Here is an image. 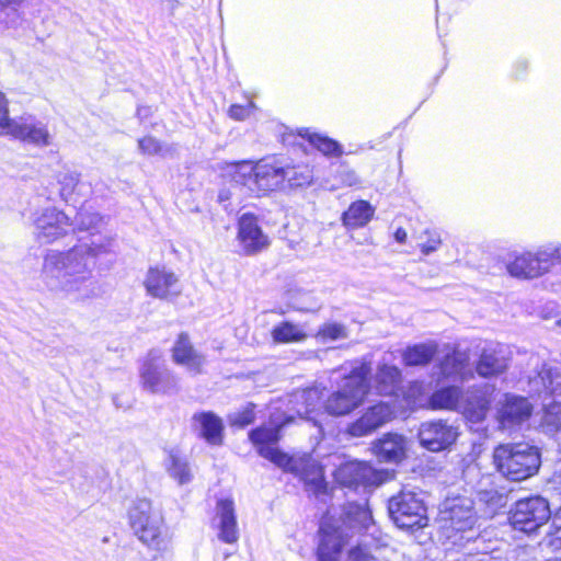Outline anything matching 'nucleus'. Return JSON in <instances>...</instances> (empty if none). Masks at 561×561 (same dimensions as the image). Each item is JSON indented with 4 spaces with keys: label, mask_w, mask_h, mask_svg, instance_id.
Wrapping results in <instances>:
<instances>
[{
    "label": "nucleus",
    "mask_w": 561,
    "mask_h": 561,
    "mask_svg": "<svg viewBox=\"0 0 561 561\" xmlns=\"http://www.w3.org/2000/svg\"><path fill=\"white\" fill-rule=\"evenodd\" d=\"M72 225L79 231H96L103 226V217L82 207ZM91 236L90 241H81L69 250H48L45 253L41 278L49 291L72 301H85L98 296L93 272L98 257L112 251L113 240L94 232Z\"/></svg>",
    "instance_id": "f257e3e1"
},
{
    "label": "nucleus",
    "mask_w": 561,
    "mask_h": 561,
    "mask_svg": "<svg viewBox=\"0 0 561 561\" xmlns=\"http://www.w3.org/2000/svg\"><path fill=\"white\" fill-rule=\"evenodd\" d=\"M373 527L371 513L365 505L348 503L339 518L329 511L320 526L318 561H339L347 538L355 531H369Z\"/></svg>",
    "instance_id": "f03ea898"
},
{
    "label": "nucleus",
    "mask_w": 561,
    "mask_h": 561,
    "mask_svg": "<svg viewBox=\"0 0 561 561\" xmlns=\"http://www.w3.org/2000/svg\"><path fill=\"white\" fill-rule=\"evenodd\" d=\"M439 516L443 534L453 545L463 546L465 542L478 539L476 530L478 514L470 496L446 497L442 503Z\"/></svg>",
    "instance_id": "7ed1b4c3"
},
{
    "label": "nucleus",
    "mask_w": 561,
    "mask_h": 561,
    "mask_svg": "<svg viewBox=\"0 0 561 561\" xmlns=\"http://www.w3.org/2000/svg\"><path fill=\"white\" fill-rule=\"evenodd\" d=\"M496 470L506 479L523 481L539 470V449L527 443L499 445L493 451Z\"/></svg>",
    "instance_id": "20e7f679"
},
{
    "label": "nucleus",
    "mask_w": 561,
    "mask_h": 561,
    "mask_svg": "<svg viewBox=\"0 0 561 561\" xmlns=\"http://www.w3.org/2000/svg\"><path fill=\"white\" fill-rule=\"evenodd\" d=\"M131 528L138 538L149 548L158 552L171 549V537L163 524L161 512L153 508L147 499H138L129 510Z\"/></svg>",
    "instance_id": "39448f33"
},
{
    "label": "nucleus",
    "mask_w": 561,
    "mask_h": 561,
    "mask_svg": "<svg viewBox=\"0 0 561 561\" xmlns=\"http://www.w3.org/2000/svg\"><path fill=\"white\" fill-rule=\"evenodd\" d=\"M229 174L251 195L261 196L284 188L282 164L276 161L261 160L255 164L251 161L232 163Z\"/></svg>",
    "instance_id": "423d86ee"
},
{
    "label": "nucleus",
    "mask_w": 561,
    "mask_h": 561,
    "mask_svg": "<svg viewBox=\"0 0 561 561\" xmlns=\"http://www.w3.org/2000/svg\"><path fill=\"white\" fill-rule=\"evenodd\" d=\"M493 389L485 385L478 393L463 398L461 389L457 386H447L434 391L430 398V405L435 410L461 411L473 423L484 420L490 407V397Z\"/></svg>",
    "instance_id": "0eeeda50"
},
{
    "label": "nucleus",
    "mask_w": 561,
    "mask_h": 561,
    "mask_svg": "<svg viewBox=\"0 0 561 561\" xmlns=\"http://www.w3.org/2000/svg\"><path fill=\"white\" fill-rule=\"evenodd\" d=\"M371 371L370 363H356L345 376L343 385L324 402V410L331 415H345L363 403L368 392L367 377Z\"/></svg>",
    "instance_id": "6e6552de"
},
{
    "label": "nucleus",
    "mask_w": 561,
    "mask_h": 561,
    "mask_svg": "<svg viewBox=\"0 0 561 561\" xmlns=\"http://www.w3.org/2000/svg\"><path fill=\"white\" fill-rule=\"evenodd\" d=\"M293 420L288 416L286 421L278 422L271 417L270 425L260 426L249 433L250 440L256 446L257 453L265 459L272 461L277 467L286 470H298V466L286 454L282 453L276 443L279 439L280 428Z\"/></svg>",
    "instance_id": "1a4fd4ad"
},
{
    "label": "nucleus",
    "mask_w": 561,
    "mask_h": 561,
    "mask_svg": "<svg viewBox=\"0 0 561 561\" xmlns=\"http://www.w3.org/2000/svg\"><path fill=\"white\" fill-rule=\"evenodd\" d=\"M388 511L393 523L401 529L423 528L427 525L424 503L412 491L402 490L390 497Z\"/></svg>",
    "instance_id": "9d476101"
},
{
    "label": "nucleus",
    "mask_w": 561,
    "mask_h": 561,
    "mask_svg": "<svg viewBox=\"0 0 561 561\" xmlns=\"http://www.w3.org/2000/svg\"><path fill=\"white\" fill-rule=\"evenodd\" d=\"M553 249L547 247L535 252L525 251L515 253L506 264L508 274L519 279H534L547 273L553 266Z\"/></svg>",
    "instance_id": "9b49d317"
},
{
    "label": "nucleus",
    "mask_w": 561,
    "mask_h": 561,
    "mask_svg": "<svg viewBox=\"0 0 561 561\" xmlns=\"http://www.w3.org/2000/svg\"><path fill=\"white\" fill-rule=\"evenodd\" d=\"M551 516L548 502L540 496L519 500L511 511L510 522L514 529L530 534Z\"/></svg>",
    "instance_id": "f8f14e48"
},
{
    "label": "nucleus",
    "mask_w": 561,
    "mask_h": 561,
    "mask_svg": "<svg viewBox=\"0 0 561 561\" xmlns=\"http://www.w3.org/2000/svg\"><path fill=\"white\" fill-rule=\"evenodd\" d=\"M142 387L152 393H167L178 388V378L167 369L158 351L149 353L140 370Z\"/></svg>",
    "instance_id": "ddd939ff"
},
{
    "label": "nucleus",
    "mask_w": 561,
    "mask_h": 561,
    "mask_svg": "<svg viewBox=\"0 0 561 561\" xmlns=\"http://www.w3.org/2000/svg\"><path fill=\"white\" fill-rule=\"evenodd\" d=\"M33 224L36 239L46 244L65 237L72 226L70 218L55 207H48L35 214Z\"/></svg>",
    "instance_id": "4468645a"
},
{
    "label": "nucleus",
    "mask_w": 561,
    "mask_h": 561,
    "mask_svg": "<svg viewBox=\"0 0 561 561\" xmlns=\"http://www.w3.org/2000/svg\"><path fill=\"white\" fill-rule=\"evenodd\" d=\"M7 136L37 147L50 145L47 125L30 114L8 119Z\"/></svg>",
    "instance_id": "2eb2a0df"
},
{
    "label": "nucleus",
    "mask_w": 561,
    "mask_h": 561,
    "mask_svg": "<svg viewBox=\"0 0 561 561\" xmlns=\"http://www.w3.org/2000/svg\"><path fill=\"white\" fill-rule=\"evenodd\" d=\"M144 285L147 294L157 299L171 300L182 291L179 277L165 266L150 267Z\"/></svg>",
    "instance_id": "dca6fc26"
},
{
    "label": "nucleus",
    "mask_w": 561,
    "mask_h": 561,
    "mask_svg": "<svg viewBox=\"0 0 561 561\" xmlns=\"http://www.w3.org/2000/svg\"><path fill=\"white\" fill-rule=\"evenodd\" d=\"M458 435V427L443 420L424 422L419 430L421 445L431 451L448 448Z\"/></svg>",
    "instance_id": "f3484780"
},
{
    "label": "nucleus",
    "mask_w": 561,
    "mask_h": 561,
    "mask_svg": "<svg viewBox=\"0 0 561 561\" xmlns=\"http://www.w3.org/2000/svg\"><path fill=\"white\" fill-rule=\"evenodd\" d=\"M238 240L248 255L255 254L268 247V237L259 226L256 216L245 213L240 216L238 221Z\"/></svg>",
    "instance_id": "a211bd4d"
},
{
    "label": "nucleus",
    "mask_w": 561,
    "mask_h": 561,
    "mask_svg": "<svg viewBox=\"0 0 561 561\" xmlns=\"http://www.w3.org/2000/svg\"><path fill=\"white\" fill-rule=\"evenodd\" d=\"M213 528L217 538L225 543H236L239 540L234 503L230 499H221L216 504Z\"/></svg>",
    "instance_id": "6ab92c4d"
},
{
    "label": "nucleus",
    "mask_w": 561,
    "mask_h": 561,
    "mask_svg": "<svg viewBox=\"0 0 561 561\" xmlns=\"http://www.w3.org/2000/svg\"><path fill=\"white\" fill-rule=\"evenodd\" d=\"M392 415V408L386 402H379L368 408L359 419L351 423L347 433L354 437L367 436L390 421Z\"/></svg>",
    "instance_id": "aec40b11"
},
{
    "label": "nucleus",
    "mask_w": 561,
    "mask_h": 561,
    "mask_svg": "<svg viewBox=\"0 0 561 561\" xmlns=\"http://www.w3.org/2000/svg\"><path fill=\"white\" fill-rule=\"evenodd\" d=\"M335 480L348 488L374 485L380 482L379 473L368 463L360 461L341 465L335 471Z\"/></svg>",
    "instance_id": "412c9836"
},
{
    "label": "nucleus",
    "mask_w": 561,
    "mask_h": 561,
    "mask_svg": "<svg viewBox=\"0 0 561 561\" xmlns=\"http://www.w3.org/2000/svg\"><path fill=\"white\" fill-rule=\"evenodd\" d=\"M533 412V405L524 397L505 394L497 412V420L503 428H511L526 422Z\"/></svg>",
    "instance_id": "4be33fe9"
},
{
    "label": "nucleus",
    "mask_w": 561,
    "mask_h": 561,
    "mask_svg": "<svg viewBox=\"0 0 561 561\" xmlns=\"http://www.w3.org/2000/svg\"><path fill=\"white\" fill-rule=\"evenodd\" d=\"M439 374L454 381H466L473 376L470 357L467 352L454 350L439 362Z\"/></svg>",
    "instance_id": "5701e85b"
},
{
    "label": "nucleus",
    "mask_w": 561,
    "mask_h": 561,
    "mask_svg": "<svg viewBox=\"0 0 561 561\" xmlns=\"http://www.w3.org/2000/svg\"><path fill=\"white\" fill-rule=\"evenodd\" d=\"M173 360L184 366L187 370L197 374L205 364L204 355L199 354L192 345L188 335L181 333L172 348Z\"/></svg>",
    "instance_id": "b1692460"
},
{
    "label": "nucleus",
    "mask_w": 561,
    "mask_h": 561,
    "mask_svg": "<svg viewBox=\"0 0 561 561\" xmlns=\"http://www.w3.org/2000/svg\"><path fill=\"white\" fill-rule=\"evenodd\" d=\"M322 392L318 387L297 390L291 394L289 402L300 419L313 422L319 426L318 421L311 414L320 408Z\"/></svg>",
    "instance_id": "393cba45"
},
{
    "label": "nucleus",
    "mask_w": 561,
    "mask_h": 561,
    "mask_svg": "<svg viewBox=\"0 0 561 561\" xmlns=\"http://www.w3.org/2000/svg\"><path fill=\"white\" fill-rule=\"evenodd\" d=\"M192 422L198 435L209 445L222 444L224 424L219 416L213 412H199L193 415Z\"/></svg>",
    "instance_id": "a878e982"
},
{
    "label": "nucleus",
    "mask_w": 561,
    "mask_h": 561,
    "mask_svg": "<svg viewBox=\"0 0 561 561\" xmlns=\"http://www.w3.org/2000/svg\"><path fill=\"white\" fill-rule=\"evenodd\" d=\"M405 438L399 434H386L374 444V451L381 461L399 462L405 457Z\"/></svg>",
    "instance_id": "bb28decb"
},
{
    "label": "nucleus",
    "mask_w": 561,
    "mask_h": 561,
    "mask_svg": "<svg viewBox=\"0 0 561 561\" xmlns=\"http://www.w3.org/2000/svg\"><path fill=\"white\" fill-rule=\"evenodd\" d=\"M531 388L541 393L545 391L551 396L561 394V365L543 366L538 376L530 379Z\"/></svg>",
    "instance_id": "cd10ccee"
},
{
    "label": "nucleus",
    "mask_w": 561,
    "mask_h": 561,
    "mask_svg": "<svg viewBox=\"0 0 561 561\" xmlns=\"http://www.w3.org/2000/svg\"><path fill=\"white\" fill-rule=\"evenodd\" d=\"M374 382L377 393L381 396H392L400 386L401 371L396 366L381 364L377 368Z\"/></svg>",
    "instance_id": "c85d7f7f"
},
{
    "label": "nucleus",
    "mask_w": 561,
    "mask_h": 561,
    "mask_svg": "<svg viewBox=\"0 0 561 561\" xmlns=\"http://www.w3.org/2000/svg\"><path fill=\"white\" fill-rule=\"evenodd\" d=\"M375 208L366 201H357L350 205L342 215L343 225L355 229L366 226L373 218Z\"/></svg>",
    "instance_id": "c756f323"
},
{
    "label": "nucleus",
    "mask_w": 561,
    "mask_h": 561,
    "mask_svg": "<svg viewBox=\"0 0 561 561\" xmlns=\"http://www.w3.org/2000/svg\"><path fill=\"white\" fill-rule=\"evenodd\" d=\"M164 468L168 474L180 485L190 483L193 480V472L185 456L171 451L164 459Z\"/></svg>",
    "instance_id": "7c9ffc66"
},
{
    "label": "nucleus",
    "mask_w": 561,
    "mask_h": 561,
    "mask_svg": "<svg viewBox=\"0 0 561 561\" xmlns=\"http://www.w3.org/2000/svg\"><path fill=\"white\" fill-rule=\"evenodd\" d=\"M300 476L308 491L312 492L316 496L327 494L328 485L324 481L323 470L316 461H305L301 467Z\"/></svg>",
    "instance_id": "2f4dec72"
},
{
    "label": "nucleus",
    "mask_w": 561,
    "mask_h": 561,
    "mask_svg": "<svg viewBox=\"0 0 561 561\" xmlns=\"http://www.w3.org/2000/svg\"><path fill=\"white\" fill-rule=\"evenodd\" d=\"M436 353V343H420L408 347L402 354V359L407 366H424L433 359Z\"/></svg>",
    "instance_id": "473e14b6"
},
{
    "label": "nucleus",
    "mask_w": 561,
    "mask_h": 561,
    "mask_svg": "<svg viewBox=\"0 0 561 561\" xmlns=\"http://www.w3.org/2000/svg\"><path fill=\"white\" fill-rule=\"evenodd\" d=\"M299 135L306 138L312 147L327 157L337 158L344 153L343 147L337 141L327 136L312 133L309 129L300 130Z\"/></svg>",
    "instance_id": "72a5a7b5"
},
{
    "label": "nucleus",
    "mask_w": 561,
    "mask_h": 561,
    "mask_svg": "<svg viewBox=\"0 0 561 561\" xmlns=\"http://www.w3.org/2000/svg\"><path fill=\"white\" fill-rule=\"evenodd\" d=\"M274 343L287 344L301 342L307 337L304 328L289 321L280 322L271 332Z\"/></svg>",
    "instance_id": "f704fd0d"
},
{
    "label": "nucleus",
    "mask_w": 561,
    "mask_h": 561,
    "mask_svg": "<svg viewBox=\"0 0 561 561\" xmlns=\"http://www.w3.org/2000/svg\"><path fill=\"white\" fill-rule=\"evenodd\" d=\"M506 368L503 357L494 352L483 351L477 365V373L482 377H491L501 374Z\"/></svg>",
    "instance_id": "c9c22d12"
},
{
    "label": "nucleus",
    "mask_w": 561,
    "mask_h": 561,
    "mask_svg": "<svg viewBox=\"0 0 561 561\" xmlns=\"http://www.w3.org/2000/svg\"><path fill=\"white\" fill-rule=\"evenodd\" d=\"M282 175L284 186L287 184L289 187H301L312 181V172L307 167L282 165Z\"/></svg>",
    "instance_id": "e433bc0d"
},
{
    "label": "nucleus",
    "mask_w": 561,
    "mask_h": 561,
    "mask_svg": "<svg viewBox=\"0 0 561 561\" xmlns=\"http://www.w3.org/2000/svg\"><path fill=\"white\" fill-rule=\"evenodd\" d=\"M138 149L146 156L172 157L175 153L173 145H164L152 136L140 138Z\"/></svg>",
    "instance_id": "4c0bfd02"
},
{
    "label": "nucleus",
    "mask_w": 561,
    "mask_h": 561,
    "mask_svg": "<svg viewBox=\"0 0 561 561\" xmlns=\"http://www.w3.org/2000/svg\"><path fill=\"white\" fill-rule=\"evenodd\" d=\"M229 173L230 165H228L226 173V175L230 179V185L221 187L218 193V202L222 204L226 209H228V207L232 205L233 202L239 204L241 202V196L248 194L245 192V187L233 181Z\"/></svg>",
    "instance_id": "58836bf2"
},
{
    "label": "nucleus",
    "mask_w": 561,
    "mask_h": 561,
    "mask_svg": "<svg viewBox=\"0 0 561 561\" xmlns=\"http://www.w3.org/2000/svg\"><path fill=\"white\" fill-rule=\"evenodd\" d=\"M416 244L422 254L430 255L442 245V234L437 229L426 228L416 236Z\"/></svg>",
    "instance_id": "ea45409f"
},
{
    "label": "nucleus",
    "mask_w": 561,
    "mask_h": 561,
    "mask_svg": "<svg viewBox=\"0 0 561 561\" xmlns=\"http://www.w3.org/2000/svg\"><path fill=\"white\" fill-rule=\"evenodd\" d=\"M80 174L76 171L66 170L58 174V183L60 185V196L67 202H76L73 195L79 185Z\"/></svg>",
    "instance_id": "a19ab883"
},
{
    "label": "nucleus",
    "mask_w": 561,
    "mask_h": 561,
    "mask_svg": "<svg viewBox=\"0 0 561 561\" xmlns=\"http://www.w3.org/2000/svg\"><path fill=\"white\" fill-rule=\"evenodd\" d=\"M316 337L321 343L335 342L347 339L348 331L342 323L327 322L319 328Z\"/></svg>",
    "instance_id": "79ce46f5"
},
{
    "label": "nucleus",
    "mask_w": 561,
    "mask_h": 561,
    "mask_svg": "<svg viewBox=\"0 0 561 561\" xmlns=\"http://www.w3.org/2000/svg\"><path fill=\"white\" fill-rule=\"evenodd\" d=\"M228 419L232 426L244 427L255 419L254 405L249 403L242 410L230 413Z\"/></svg>",
    "instance_id": "37998d69"
},
{
    "label": "nucleus",
    "mask_w": 561,
    "mask_h": 561,
    "mask_svg": "<svg viewBox=\"0 0 561 561\" xmlns=\"http://www.w3.org/2000/svg\"><path fill=\"white\" fill-rule=\"evenodd\" d=\"M477 493L479 500L492 510H496L505 504V496L494 488L479 489Z\"/></svg>",
    "instance_id": "c03bdc74"
},
{
    "label": "nucleus",
    "mask_w": 561,
    "mask_h": 561,
    "mask_svg": "<svg viewBox=\"0 0 561 561\" xmlns=\"http://www.w3.org/2000/svg\"><path fill=\"white\" fill-rule=\"evenodd\" d=\"M337 185H332V188L340 186H354L359 183V179L354 170L345 163H341L336 169Z\"/></svg>",
    "instance_id": "a18cd8bd"
},
{
    "label": "nucleus",
    "mask_w": 561,
    "mask_h": 561,
    "mask_svg": "<svg viewBox=\"0 0 561 561\" xmlns=\"http://www.w3.org/2000/svg\"><path fill=\"white\" fill-rule=\"evenodd\" d=\"M543 423L556 431H561V403L554 401L547 408Z\"/></svg>",
    "instance_id": "49530a36"
},
{
    "label": "nucleus",
    "mask_w": 561,
    "mask_h": 561,
    "mask_svg": "<svg viewBox=\"0 0 561 561\" xmlns=\"http://www.w3.org/2000/svg\"><path fill=\"white\" fill-rule=\"evenodd\" d=\"M256 108L255 104L250 101L247 105L232 104L229 107V116L236 121H243Z\"/></svg>",
    "instance_id": "de8ad7c7"
},
{
    "label": "nucleus",
    "mask_w": 561,
    "mask_h": 561,
    "mask_svg": "<svg viewBox=\"0 0 561 561\" xmlns=\"http://www.w3.org/2000/svg\"><path fill=\"white\" fill-rule=\"evenodd\" d=\"M371 559V554L366 548L362 546H357L352 548L347 556V561H369Z\"/></svg>",
    "instance_id": "09e8293b"
},
{
    "label": "nucleus",
    "mask_w": 561,
    "mask_h": 561,
    "mask_svg": "<svg viewBox=\"0 0 561 561\" xmlns=\"http://www.w3.org/2000/svg\"><path fill=\"white\" fill-rule=\"evenodd\" d=\"M0 118L13 119L9 114V100L2 91H0Z\"/></svg>",
    "instance_id": "8fccbe9b"
},
{
    "label": "nucleus",
    "mask_w": 561,
    "mask_h": 561,
    "mask_svg": "<svg viewBox=\"0 0 561 561\" xmlns=\"http://www.w3.org/2000/svg\"><path fill=\"white\" fill-rule=\"evenodd\" d=\"M552 525L556 527V540L561 541V508L553 515Z\"/></svg>",
    "instance_id": "3c124183"
},
{
    "label": "nucleus",
    "mask_w": 561,
    "mask_h": 561,
    "mask_svg": "<svg viewBox=\"0 0 561 561\" xmlns=\"http://www.w3.org/2000/svg\"><path fill=\"white\" fill-rule=\"evenodd\" d=\"M407 231L403 228H398L394 232V240L399 243H404L407 241Z\"/></svg>",
    "instance_id": "603ef678"
},
{
    "label": "nucleus",
    "mask_w": 561,
    "mask_h": 561,
    "mask_svg": "<svg viewBox=\"0 0 561 561\" xmlns=\"http://www.w3.org/2000/svg\"><path fill=\"white\" fill-rule=\"evenodd\" d=\"M8 119L0 118V136H7Z\"/></svg>",
    "instance_id": "864d4df0"
},
{
    "label": "nucleus",
    "mask_w": 561,
    "mask_h": 561,
    "mask_svg": "<svg viewBox=\"0 0 561 561\" xmlns=\"http://www.w3.org/2000/svg\"><path fill=\"white\" fill-rule=\"evenodd\" d=\"M473 472H477L479 473V470L476 466H472V467H468L465 474H470V473H473Z\"/></svg>",
    "instance_id": "5fc2aeb1"
},
{
    "label": "nucleus",
    "mask_w": 561,
    "mask_h": 561,
    "mask_svg": "<svg viewBox=\"0 0 561 561\" xmlns=\"http://www.w3.org/2000/svg\"><path fill=\"white\" fill-rule=\"evenodd\" d=\"M19 2H20V0H0V3L2 5L13 4V3L15 4V3H19Z\"/></svg>",
    "instance_id": "6e6d98bb"
},
{
    "label": "nucleus",
    "mask_w": 561,
    "mask_h": 561,
    "mask_svg": "<svg viewBox=\"0 0 561 561\" xmlns=\"http://www.w3.org/2000/svg\"><path fill=\"white\" fill-rule=\"evenodd\" d=\"M556 324L561 328V318L557 320Z\"/></svg>",
    "instance_id": "4d7b16f0"
},
{
    "label": "nucleus",
    "mask_w": 561,
    "mask_h": 561,
    "mask_svg": "<svg viewBox=\"0 0 561 561\" xmlns=\"http://www.w3.org/2000/svg\"><path fill=\"white\" fill-rule=\"evenodd\" d=\"M488 556L486 554H483V559H481L480 561H488Z\"/></svg>",
    "instance_id": "13d9d810"
},
{
    "label": "nucleus",
    "mask_w": 561,
    "mask_h": 561,
    "mask_svg": "<svg viewBox=\"0 0 561 561\" xmlns=\"http://www.w3.org/2000/svg\"><path fill=\"white\" fill-rule=\"evenodd\" d=\"M138 115L141 116L142 115V110L141 108H138Z\"/></svg>",
    "instance_id": "bf43d9fd"
}]
</instances>
